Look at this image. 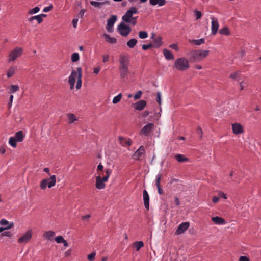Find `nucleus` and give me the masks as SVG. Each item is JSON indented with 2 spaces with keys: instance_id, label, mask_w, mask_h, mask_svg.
<instances>
[{
  "instance_id": "obj_26",
  "label": "nucleus",
  "mask_w": 261,
  "mask_h": 261,
  "mask_svg": "<svg viewBox=\"0 0 261 261\" xmlns=\"http://www.w3.org/2000/svg\"><path fill=\"white\" fill-rule=\"evenodd\" d=\"M212 220L216 224H223L225 223V220L223 218L218 216L212 217Z\"/></svg>"
},
{
  "instance_id": "obj_58",
  "label": "nucleus",
  "mask_w": 261,
  "mask_h": 261,
  "mask_svg": "<svg viewBox=\"0 0 261 261\" xmlns=\"http://www.w3.org/2000/svg\"><path fill=\"white\" fill-rule=\"evenodd\" d=\"M0 224L2 225H8L9 224V222L5 219H2L0 221Z\"/></svg>"
},
{
  "instance_id": "obj_60",
  "label": "nucleus",
  "mask_w": 261,
  "mask_h": 261,
  "mask_svg": "<svg viewBox=\"0 0 261 261\" xmlns=\"http://www.w3.org/2000/svg\"><path fill=\"white\" fill-rule=\"evenodd\" d=\"M109 59V56L108 55H105L102 56V62L105 63L108 62Z\"/></svg>"
},
{
  "instance_id": "obj_28",
  "label": "nucleus",
  "mask_w": 261,
  "mask_h": 261,
  "mask_svg": "<svg viewBox=\"0 0 261 261\" xmlns=\"http://www.w3.org/2000/svg\"><path fill=\"white\" fill-rule=\"evenodd\" d=\"M175 158L178 162H184L188 161V159L187 158L180 154L175 155Z\"/></svg>"
},
{
  "instance_id": "obj_49",
  "label": "nucleus",
  "mask_w": 261,
  "mask_h": 261,
  "mask_svg": "<svg viewBox=\"0 0 261 261\" xmlns=\"http://www.w3.org/2000/svg\"><path fill=\"white\" fill-rule=\"evenodd\" d=\"M196 19L198 20L201 17L202 13L200 11L195 10L194 11Z\"/></svg>"
},
{
  "instance_id": "obj_46",
  "label": "nucleus",
  "mask_w": 261,
  "mask_h": 261,
  "mask_svg": "<svg viewBox=\"0 0 261 261\" xmlns=\"http://www.w3.org/2000/svg\"><path fill=\"white\" fill-rule=\"evenodd\" d=\"M96 255V253L94 252H92L87 256V258L89 261H93Z\"/></svg>"
},
{
  "instance_id": "obj_22",
  "label": "nucleus",
  "mask_w": 261,
  "mask_h": 261,
  "mask_svg": "<svg viewBox=\"0 0 261 261\" xmlns=\"http://www.w3.org/2000/svg\"><path fill=\"white\" fill-rule=\"evenodd\" d=\"M103 37L105 38L106 41L110 44H115L117 42V39L114 37H111L109 35L104 33Z\"/></svg>"
},
{
  "instance_id": "obj_10",
  "label": "nucleus",
  "mask_w": 261,
  "mask_h": 261,
  "mask_svg": "<svg viewBox=\"0 0 261 261\" xmlns=\"http://www.w3.org/2000/svg\"><path fill=\"white\" fill-rule=\"evenodd\" d=\"M117 19V16L112 15L111 17L107 20V24L106 27L108 32L111 33L113 31V25Z\"/></svg>"
},
{
  "instance_id": "obj_18",
  "label": "nucleus",
  "mask_w": 261,
  "mask_h": 261,
  "mask_svg": "<svg viewBox=\"0 0 261 261\" xmlns=\"http://www.w3.org/2000/svg\"><path fill=\"white\" fill-rule=\"evenodd\" d=\"M146 106V101L144 100H141L134 104V109L136 110L142 111Z\"/></svg>"
},
{
  "instance_id": "obj_62",
  "label": "nucleus",
  "mask_w": 261,
  "mask_h": 261,
  "mask_svg": "<svg viewBox=\"0 0 261 261\" xmlns=\"http://www.w3.org/2000/svg\"><path fill=\"white\" fill-rule=\"evenodd\" d=\"M237 72H235L234 73H231L229 76L230 78L237 80Z\"/></svg>"
},
{
  "instance_id": "obj_56",
  "label": "nucleus",
  "mask_w": 261,
  "mask_h": 261,
  "mask_svg": "<svg viewBox=\"0 0 261 261\" xmlns=\"http://www.w3.org/2000/svg\"><path fill=\"white\" fill-rule=\"evenodd\" d=\"M169 47L172 48V49H173L174 50H175L176 51H178V47L177 46V45L176 44H170L169 45Z\"/></svg>"
},
{
  "instance_id": "obj_15",
  "label": "nucleus",
  "mask_w": 261,
  "mask_h": 261,
  "mask_svg": "<svg viewBox=\"0 0 261 261\" xmlns=\"http://www.w3.org/2000/svg\"><path fill=\"white\" fill-rule=\"evenodd\" d=\"M143 198L144 201V204L145 208L149 210V196L147 191L144 190L143 191Z\"/></svg>"
},
{
  "instance_id": "obj_64",
  "label": "nucleus",
  "mask_w": 261,
  "mask_h": 261,
  "mask_svg": "<svg viewBox=\"0 0 261 261\" xmlns=\"http://www.w3.org/2000/svg\"><path fill=\"white\" fill-rule=\"evenodd\" d=\"M219 195L220 197L224 198V199H227V196L225 194H224L223 192H220L219 194Z\"/></svg>"
},
{
  "instance_id": "obj_16",
  "label": "nucleus",
  "mask_w": 261,
  "mask_h": 261,
  "mask_svg": "<svg viewBox=\"0 0 261 261\" xmlns=\"http://www.w3.org/2000/svg\"><path fill=\"white\" fill-rule=\"evenodd\" d=\"M77 83L76 85V88L77 89H79L81 88L82 86V69L81 67H78L77 68Z\"/></svg>"
},
{
  "instance_id": "obj_35",
  "label": "nucleus",
  "mask_w": 261,
  "mask_h": 261,
  "mask_svg": "<svg viewBox=\"0 0 261 261\" xmlns=\"http://www.w3.org/2000/svg\"><path fill=\"white\" fill-rule=\"evenodd\" d=\"M76 76L77 77V70L76 71L75 70H72L71 73L69 77L68 80H70V81L72 80V81H75V79H76Z\"/></svg>"
},
{
  "instance_id": "obj_27",
  "label": "nucleus",
  "mask_w": 261,
  "mask_h": 261,
  "mask_svg": "<svg viewBox=\"0 0 261 261\" xmlns=\"http://www.w3.org/2000/svg\"><path fill=\"white\" fill-rule=\"evenodd\" d=\"M120 76L121 78H125L128 73V68H119Z\"/></svg>"
},
{
  "instance_id": "obj_31",
  "label": "nucleus",
  "mask_w": 261,
  "mask_h": 261,
  "mask_svg": "<svg viewBox=\"0 0 261 261\" xmlns=\"http://www.w3.org/2000/svg\"><path fill=\"white\" fill-rule=\"evenodd\" d=\"M36 20L38 24L41 23L43 21V19L41 18L40 16L38 15L32 16L28 19L29 22H32L34 20Z\"/></svg>"
},
{
  "instance_id": "obj_1",
  "label": "nucleus",
  "mask_w": 261,
  "mask_h": 261,
  "mask_svg": "<svg viewBox=\"0 0 261 261\" xmlns=\"http://www.w3.org/2000/svg\"><path fill=\"white\" fill-rule=\"evenodd\" d=\"M139 11L137 7H131L122 16V19L124 22L130 23L135 25L137 22V17H133V14H138Z\"/></svg>"
},
{
  "instance_id": "obj_53",
  "label": "nucleus",
  "mask_w": 261,
  "mask_h": 261,
  "mask_svg": "<svg viewBox=\"0 0 261 261\" xmlns=\"http://www.w3.org/2000/svg\"><path fill=\"white\" fill-rule=\"evenodd\" d=\"M53 6L52 5H50L48 7H45L44 9H43V11L44 12H49V11L53 9Z\"/></svg>"
},
{
  "instance_id": "obj_51",
  "label": "nucleus",
  "mask_w": 261,
  "mask_h": 261,
  "mask_svg": "<svg viewBox=\"0 0 261 261\" xmlns=\"http://www.w3.org/2000/svg\"><path fill=\"white\" fill-rule=\"evenodd\" d=\"M156 100L160 105L161 104V94L160 92H158L156 93Z\"/></svg>"
},
{
  "instance_id": "obj_19",
  "label": "nucleus",
  "mask_w": 261,
  "mask_h": 261,
  "mask_svg": "<svg viewBox=\"0 0 261 261\" xmlns=\"http://www.w3.org/2000/svg\"><path fill=\"white\" fill-rule=\"evenodd\" d=\"M90 4L95 7L100 8L102 6H103L105 4L110 5V2L109 1H106L102 2H99L92 1L90 2Z\"/></svg>"
},
{
  "instance_id": "obj_32",
  "label": "nucleus",
  "mask_w": 261,
  "mask_h": 261,
  "mask_svg": "<svg viewBox=\"0 0 261 261\" xmlns=\"http://www.w3.org/2000/svg\"><path fill=\"white\" fill-rule=\"evenodd\" d=\"M137 43V40L136 39H131L127 42V45L130 48H134Z\"/></svg>"
},
{
  "instance_id": "obj_20",
  "label": "nucleus",
  "mask_w": 261,
  "mask_h": 261,
  "mask_svg": "<svg viewBox=\"0 0 261 261\" xmlns=\"http://www.w3.org/2000/svg\"><path fill=\"white\" fill-rule=\"evenodd\" d=\"M24 137L25 135H24L23 131L19 130L15 133L14 137L18 142H21L23 140Z\"/></svg>"
},
{
  "instance_id": "obj_63",
  "label": "nucleus",
  "mask_w": 261,
  "mask_h": 261,
  "mask_svg": "<svg viewBox=\"0 0 261 261\" xmlns=\"http://www.w3.org/2000/svg\"><path fill=\"white\" fill-rule=\"evenodd\" d=\"M219 197L214 196L212 198V201H213V202H214L215 203L218 202L219 201Z\"/></svg>"
},
{
  "instance_id": "obj_48",
  "label": "nucleus",
  "mask_w": 261,
  "mask_h": 261,
  "mask_svg": "<svg viewBox=\"0 0 261 261\" xmlns=\"http://www.w3.org/2000/svg\"><path fill=\"white\" fill-rule=\"evenodd\" d=\"M55 240L58 243H62L65 239L62 236H58L55 238Z\"/></svg>"
},
{
  "instance_id": "obj_45",
  "label": "nucleus",
  "mask_w": 261,
  "mask_h": 261,
  "mask_svg": "<svg viewBox=\"0 0 261 261\" xmlns=\"http://www.w3.org/2000/svg\"><path fill=\"white\" fill-rule=\"evenodd\" d=\"M106 175L102 177V178H107V181H108L110 174L112 173V170L111 169H107L105 170Z\"/></svg>"
},
{
  "instance_id": "obj_9",
  "label": "nucleus",
  "mask_w": 261,
  "mask_h": 261,
  "mask_svg": "<svg viewBox=\"0 0 261 261\" xmlns=\"http://www.w3.org/2000/svg\"><path fill=\"white\" fill-rule=\"evenodd\" d=\"M33 232L31 229L28 230L24 234L18 239V242L20 244L27 243L31 239Z\"/></svg>"
},
{
  "instance_id": "obj_38",
  "label": "nucleus",
  "mask_w": 261,
  "mask_h": 261,
  "mask_svg": "<svg viewBox=\"0 0 261 261\" xmlns=\"http://www.w3.org/2000/svg\"><path fill=\"white\" fill-rule=\"evenodd\" d=\"M138 36L140 39H145L148 37V33L146 31H140L138 33Z\"/></svg>"
},
{
  "instance_id": "obj_23",
  "label": "nucleus",
  "mask_w": 261,
  "mask_h": 261,
  "mask_svg": "<svg viewBox=\"0 0 261 261\" xmlns=\"http://www.w3.org/2000/svg\"><path fill=\"white\" fill-rule=\"evenodd\" d=\"M118 139L120 141V143L121 144L122 146L127 145L130 146L132 145V142L130 139L125 140L123 137L119 136Z\"/></svg>"
},
{
  "instance_id": "obj_14",
  "label": "nucleus",
  "mask_w": 261,
  "mask_h": 261,
  "mask_svg": "<svg viewBox=\"0 0 261 261\" xmlns=\"http://www.w3.org/2000/svg\"><path fill=\"white\" fill-rule=\"evenodd\" d=\"M232 129L233 134L236 135L242 134L244 132L243 126L238 123L232 124Z\"/></svg>"
},
{
  "instance_id": "obj_57",
  "label": "nucleus",
  "mask_w": 261,
  "mask_h": 261,
  "mask_svg": "<svg viewBox=\"0 0 261 261\" xmlns=\"http://www.w3.org/2000/svg\"><path fill=\"white\" fill-rule=\"evenodd\" d=\"M68 83L70 85V89L71 90L73 89L74 87V85H75V81H70V80H68Z\"/></svg>"
},
{
  "instance_id": "obj_47",
  "label": "nucleus",
  "mask_w": 261,
  "mask_h": 261,
  "mask_svg": "<svg viewBox=\"0 0 261 261\" xmlns=\"http://www.w3.org/2000/svg\"><path fill=\"white\" fill-rule=\"evenodd\" d=\"M142 94V92L141 90L137 91V92L134 96V99L135 100H137V99H140Z\"/></svg>"
},
{
  "instance_id": "obj_12",
  "label": "nucleus",
  "mask_w": 261,
  "mask_h": 261,
  "mask_svg": "<svg viewBox=\"0 0 261 261\" xmlns=\"http://www.w3.org/2000/svg\"><path fill=\"white\" fill-rule=\"evenodd\" d=\"M107 181V178H102L100 175H98L96 177L95 186L98 189H103L105 188L106 185L105 182Z\"/></svg>"
},
{
  "instance_id": "obj_29",
  "label": "nucleus",
  "mask_w": 261,
  "mask_h": 261,
  "mask_svg": "<svg viewBox=\"0 0 261 261\" xmlns=\"http://www.w3.org/2000/svg\"><path fill=\"white\" fill-rule=\"evenodd\" d=\"M55 235V233L53 231H48L45 232L43 234L44 238L48 240H52V238Z\"/></svg>"
},
{
  "instance_id": "obj_33",
  "label": "nucleus",
  "mask_w": 261,
  "mask_h": 261,
  "mask_svg": "<svg viewBox=\"0 0 261 261\" xmlns=\"http://www.w3.org/2000/svg\"><path fill=\"white\" fill-rule=\"evenodd\" d=\"M219 33L221 35H229L230 34L229 30L228 27H225L220 29Z\"/></svg>"
},
{
  "instance_id": "obj_52",
  "label": "nucleus",
  "mask_w": 261,
  "mask_h": 261,
  "mask_svg": "<svg viewBox=\"0 0 261 261\" xmlns=\"http://www.w3.org/2000/svg\"><path fill=\"white\" fill-rule=\"evenodd\" d=\"M1 237H4V236H7V237H11L12 236V234L10 231H6V232H4L2 233L1 234Z\"/></svg>"
},
{
  "instance_id": "obj_8",
  "label": "nucleus",
  "mask_w": 261,
  "mask_h": 261,
  "mask_svg": "<svg viewBox=\"0 0 261 261\" xmlns=\"http://www.w3.org/2000/svg\"><path fill=\"white\" fill-rule=\"evenodd\" d=\"M145 148L143 146H141L138 150L134 152L132 155L134 160L141 161L145 155Z\"/></svg>"
},
{
  "instance_id": "obj_17",
  "label": "nucleus",
  "mask_w": 261,
  "mask_h": 261,
  "mask_svg": "<svg viewBox=\"0 0 261 261\" xmlns=\"http://www.w3.org/2000/svg\"><path fill=\"white\" fill-rule=\"evenodd\" d=\"M212 20V34L215 35L218 30L219 24L217 19H215L214 17H211Z\"/></svg>"
},
{
  "instance_id": "obj_5",
  "label": "nucleus",
  "mask_w": 261,
  "mask_h": 261,
  "mask_svg": "<svg viewBox=\"0 0 261 261\" xmlns=\"http://www.w3.org/2000/svg\"><path fill=\"white\" fill-rule=\"evenodd\" d=\"M117 30L121 36L126 37L130 33L132 29L129 25L125 24L123 21L118 25Z\"/></svg>"
},
{
  "instance_id": "obj_34",
  "label": "nucleus",
  "mask_w": 261,
  "mask_h": 261,
  "mask_svg": "<svg viewBox=\"0 0 261 261\" xmlns=\"http://www.w3.org/2000/svg\"><path fill=\"white\" fill-rule=\"evenodd\" d=\"M17 141L14 137H11L9 140V143L13 147H16L17 146Z\"/></svg>"
},
{
  "instance_id": "obj_36",
  "label": "nucleus",
  "mask_w": 261,
  "mask_h": 261,
  "mask_svg": "<svg viewBox=\"0 0 261 261\" xmlns=\"http://www.w3.org/2000/svg\"><path fill=\"white\" fill-rule=\"evenodd\" d=\"M67 118L69 120V123L70 124L73 123L76 120V118L73 114H68L67 115Z\"/></svg>"
},
{
  "instance_id": "obj_41",
  "label": "nucleus",
  "mask_w": 261,
  "mask_h": 261,
  "mask_svg": "<svg viewBox=\"0 0 261 261\" xmlns=\"http://www.w3.org/2000/svg\"><path fill=\"white\" fill-rule=\"evenodd\" d=\"M121 98H122V94L121 93H120L117 96L114 97V98L113 99L112 102L114 104H116L120 101Z\"/></svg>"
},
{
  "instance_id": "obj_44",
  "label": "nucleus",
  "mask_w": 261,
  "mask_h": 261,
  "mask_svg": "<svg viewBox=\"0 0 261 261\" xmlns=\"http://www.w3.org/2000/svg\"><path fill=\"white\" fill-rule=\"evenodd\" d=\"M40 8L37 6L34 8L33 9L30 10L28 13L29 14H35L38 12Z\"/></svg>"
},
{
  "instance_id": "obj_61",
  "label": "nucleus",
  "mask_w": 261,
  "mask_h": 261,
  "mask_svg": "<svg viewBox=\"0 0 261 261\" xmlns=\"http://www.w3.org/2000/svg\"><path fill=\"white\" fill-rule=\"evenodd\" d=\"M77 21H78V19H77V18H74V19L72 20V23L73 27L74 28H76V27H77Z\"/></svg>"
},
{
  "instance_id": "obj_50",
  "label": "nucleus",
  "mask_w": 261,
  "mask_h": 261,
  "mask_svg": "<svg viewBox=\"0 0 261 261\" xmlns=\"http://www.w3.org/2000/svg\"><path fill=\"white\" fill-rule=\"evenodd\" d=\"M162 178L161 174H158L155 178V185L156 186L160 185V181Z\"/></svg>"
},
{
  "instance_id": "obj_55",
  "label": "nucleus",
  "mask_w": 261,
  "mask_h": 261,
  "mask_svg": "<svg viewBox=\"0 0 261 261\" xmlns=\"http://www.w3.org/2000/svg\"><path fill=\"white\" fill-rule=\"evenodd\" d=\"M239 261H250V259L246 256H241L239 258Z\"/></svg>"
},
{
  "instance_id": "obj_11",
  "label": "nucleus",
  "mask_w": 261,
  "mask_h": 261,
  "mask_svg": "<svg viewBox=\"0 0 261 261\" xmlns=\"http://www.w3.org/2000/svg\"><path fill=\"white\" fill-rule=\"evenodd\" d=\"M119 68H128L129 60L126 56L121 55L119 59Z\"/></svg>"
},
{
  "instance_id": "obj_42",
  "label": "nucleus",
  "mask_w": 261,
  "mask_h": 261,
  "mask_svg": "<svg viewBox=\"0 0 261 261\" xmlns=\"http://www.w3.org/2000/svg\"><path fill=\"white\" fill-rule=\"evenodd\" d=\"M151 47H153V43L151 42H150L148 44H143L142 45V48L144 50H146Z\"/></svg>"
},
{
  "instance_id": "obj_6",
  "label": "nucleus",
  "mask_w": 261,
  "mask_h": 261,
  "mask_svg": "<svg viewBox=\"0 0 261 261\" xmlns=\"http://www.w3.org/2000/svg\"><path fill=\"white\" fill-rule=\"evenodd\" d=\"M154 125L153 123H149L145 125L140 132L141 136H148L152 132Z\"/></svg>"
},
{
  "instance_id": "obj_21",
  "label": "nucleus",
  "mask_w": 261,
  "mask_h": 261,
  "mask_svg": "<svg viewBox=\"0 0 261 261\" xmlns=\"http://www.w3.org/2000/svg\"><path fill=\"white\" fill-rule=\"evenodd\" d=\"M153 41V47L155 48H159L163 44L162 38L161 36L155 38Z\"/></svg>"
},
{
  "instance_id": "obj_43",
  "label": "nucleus",
  "mask_w": 261,
  "mask_h": 261,
  "mask_svg": "<svg viewBox=\"0 0 261 261\" xmlns=\"http://www.w3.org/2000/svg\"><path fill=\"white\" fill-rule=\"evenodd\" d=\"M15 73V69L13 67L10 68L9 71L7 73V76L8 77H11Z\"/></svg>"
},
{
  "instance_id": "obj_24",
  "label": "nucleus",
  "mask_w": 261,
  "mask_h": 261,
  "mask_svg": "<svg viewBox=\"0 0 261 261\" xmlns=\"http://www.w3.org/2000/svg\"><path fill=\"white\" fill-rule=\"evenodd\" d=\"M163 54H164V55L165 58L167 60H173L174 58V56H173V54L172 53V52L171 51L168 50L167 49L165 48L163 50Z\"/></svg>"
},
{
  "instance_id": "obj_4",
  "label": "nucleus",
  "mask_w": 261,
  "mask_h": 261,
  "mask_svg": "<svg viewBox=\"0 0 261 261\" xmlns=\"http://www.w3.org/2000/svg\"><path fill=\"white\" fill-rule=\"evenodd\" d=\"M56 176L55 175H51L49 178H46L43 179L40 182V188L42 190L45 189L47 186L49 188H51L56 184Z\"/></svg>"
},
{
  "instance_id": "obj_2",
  "label": "nucleus",
  "mask_w": 261,
  "mask_h": 261,
  "mask_svg": "<svg viewBox=\"0 0 261 261\" xmlns=\"http://www.w3.org/2000/svg\"><path fill=\"white\" fill-rule=\"evenodd\" d=\"M209 54L208 50H193L190 53L189 61L191 62H197L203 60Z\"/></svg>"
},
{
  "instance_id": "obj_59",
  "label": "nucleus",
  "mask_w": 261,
  "mask_h": 261,
  "mask_svg": "<svg viewBox=\"0 0 261 261\" xmlns=\"http://www.w3.org/2000/svg\"><path fill=\"white\" fill-rule=\"evenodd\" d=\"M157 189H158V192L160 195H163L164 192L162 190L161 185L156 186Z\"/></svg>"
},
{
  "instance_id": "obj_25",
  "label": "nucleus",
  "mask_w": 261,
  "mask_h": 261,
  "mask_svg": "<svg viewBox=\"0 0 261 261\" xmlns=\"http://www.w3.org/2000/svg\"><path fill=\"white\" fill-rule=\"evenodd\" d=\"M150 4L152 6H155L157 4L159 6H163L166 3V0H149Z\"/></svg>"
},
{
  "instance_id": "obj_40",
  "label": "nucleus",
  "mask_w": 261,
  "mask_h": 261,
  "mask_svg": "<svg viewBox=\"0 0 261 261\" xmlns=\"http://www.w3.org/2000/svg\"><path fill=\"white\" fill-rule=\"evenodd\" d=\"M79 55L77 53H74L71 55V61L76 62L79 60Z\"/></svg>"
},
{
  "instance_id": "obj_3",
  "label": "nucleus",
  "mask_w": 261,
  "mask_h": 261,
  "mask_svg": "<svg viewBox=\"0 0 261 261\" xmlns=\"http://www.w3.org/2000/svg\"><path fill=\"white\" fill-rule=\"evenodd\" d=\"M173 67L180 71H186L190 68L189 60L185 57L177 58Z\"/></svg>"
},
{
  "instance_id": "obj_30",
  "label": "nucleus",
  "mask_w": 261,
  "mask_h": 261,
  "mask_svg": "<svg viewBox=\"0 0 261 261\" xmlns=\"http://www.w3.org/2000/svg\"><path fill=\"white\" fill-rule=\"evenodd\" d=\"M134 247L136 249V251H139L142 247L144 246V243L142 241L135 242L133 244Z\"/></svg>"
},
{
  "instance_id": "obj_39",
  "label": "nucleus",
  "mask_w": 261,
  "mask_h": 261,
  "mask_svg": "<svg viewBox=\"0 0 261 261\" xmlns=\"http://www.w3.org/2000/svg\"><path fill=\"white\" fill-rule=\"evenodd\" d=\"M19 89V87L18 85H12L10 86L9 93H14Z\"/></svg>"
},
{
  "instance_id": "obj_54",
  "label": "nucleus",
  "mask_w": 261,
  "mask_h": 261,
  "mask_svg": "<svg viewBox=\"0 0 261 261\" xmlns=\"http://www.w3.org/2000/svg\"><path fill=\"white\" fill-rule=\"evenodd\" d=\"M196 133L200 135V138H202L203 131L200 127H198L196 129Z\"/></svg>"
},
{
  "instance_id": "obj_13",
  "label": "nucleus",
  "mask_w": 261,
  "mask_h": 261,
  "mask_svg": "<svg viewBox=\"0 0 261 261\" xmlns=\"http://www.w3.org/2000/svg\"><path fill=\"white\" fill-rule=\"evenodd\" d=\"M189 223L187 222L181 223L175 231V234L179 235L184 233L189 228Z\"/></svg>"
},
{
  "instance_id": "obj_37",
  "label": "nucleus",
  "mask_w": 261,
  "mask_h": 261,
  "mask_svg": "<svg viewBox=\"0 0 261 261\" xmlns=\"http://www.w3.org/2000/svg\"><path fill=\"white\" fill-rule=\"evenodd\" d=\"M191 42L194 43L196 45H200L204 43L205 39L204 38H201L198 40H193Z\"/></svg>"
},
{
  "instance_id": "obj_7",
  "label": "nucleus",
  "mask_w": 261,
  "mask_h": 261,
  "mask_svg": "<svg viewBox=\"0 0 261 261\" xmlns=\"http://www.w3.org/2000/svg\"><path fill=\"white\" fill-rule=\"evenodd\" d=\"M22 48L21 47H16L14 48L10 53V58L9 62H12L16 60V58L20 57L22 54Z\"/></svg>"
}]
</instances>
